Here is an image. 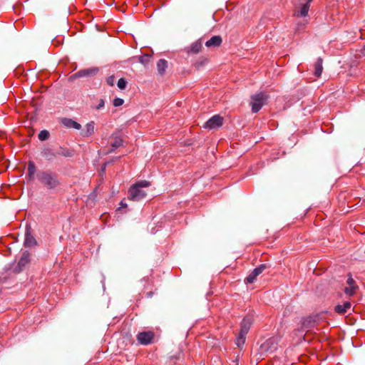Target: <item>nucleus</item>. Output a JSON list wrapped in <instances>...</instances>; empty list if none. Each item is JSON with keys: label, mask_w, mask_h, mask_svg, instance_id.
<instances>
[{"label": "nucleus", "mask_w": 365, "mask_h": 365, "mask_svg": "<svg viewBox=\"0 0 365 365\" xmlns=\"http://www.w3.org/2000/svg\"><path fill=\"white\" fill-rule=\"evenodd\" d=\"M207 61V58H203L201 61H197L194 63V66L196 68H199L200 67L202 66Z\"/></svg>", "instance_id": "nucleus-30"}, {"label": "nucleus", "mask_w": 365, "mask_h": 365, "mask_svg": "<svg viewBox=\"0 0 365 365\" xmlns=\"http://www.w3.org/2000/svg\"><path fill=\"white\" fill-rule=\"evenodd\" d=\"M49 133L48 130H41L39 133H38V139L41 141H44V140H46L48 138H49Z\"/></svg>", "instance_id": "nucleus-24"}, {"label": "nucleus", "mask_w": 365, "mask_h": 365, "mask_svg": "<svg viewBox=\"0 0 365 365\" xmlns=\"http://www.w3.org/2000/svg\"><path fill=\"white\" fill-rule=\"evenodd\" d=\"M150 58V56H149V55H143V56H141L139 57L138 61L141 63L146 65L149 63Z\"/></svg>", "instance_id": "nucleus-27"}, {"label": "nucleus", "mask_w": 365, "mask_h": 365, "mask_svg": "<svg viewBox=\"0 0 365 365\" xmlns=\"http://www.w3.org/2000/svg\"><path fill=\"white\" fill-rule=\"evenodd\" d=\"M106 163L103 164V166H102V171L104 172V170H106Z\"/></svg>", "instance_id": "nucleus-36"}, {"label": "nucleus", "mask_w": 365, "mask_h": 365, "mask_svg": "<svg viewBox=\"0 0 365 365\" xmlns=\"http://www.w3.org/2000/svg\"><path fill=\"white\" fill-rule=\"evenodd\" d=\"M168 67V62L165 59H160L157 63L158 71L160 75H163Z\"/></svg>", "instance_id": "nucleus-20"}, {"label": "nucleus", "mask_w": 365, "mask_h": 365, "mask_svg": "<svg viewBox=\"0 0 365 365\" xmlns=\"http://www.w3.org/2000/svg\"><path fill=\"white\" fill-rule=\"evenodd\" d=\"M30 253L28 251L23 252L17 265L14 268V272L16 273L21 272L25 267L30 262Z\"/></svg>", "instance_id": "nucleus-7"}, {"label": "nucleus", "mask_w": 365, "mask_h": 365, "mask_svg": "<svg viewBox=\"0 0 365 365\" xmlns=\"http://www.w3.org/2000/svg\"><path fill=\"white\" fill-rule=\"evenodd\" d=\"M253 322V317L252 315H247L245 317L240 324V332L247 334Z\"/></svg>", "instance_id": "nucleus-10"}, {"label": "nucleus", "mask_w": 365, "mask_h": 365, "mask_svg": "<svg viewBox=\"0 0 365 365\" xmlns=\"http://www.w3.org/2000/svg\"><path fill=\"white\" fill-rule=\"evenodd\" d=\"M351 307V304L349 302H346L343 304H338L334 307V310L339 314H344L346 313Z\"/></svg>", "instance_id": "nucleus-16"}, {"label": "nucleus", "mask_w": 365, "mask_h": 365, "mask_svg": "<svg viewBox=\"0 0 365 365\" xmlns=\"http://www.w3.org/2000/svg\"><path fill=\"white\" fill-rule=\"evenodd\" d=\"M224 119L220 115H215L206 121L203 125L204 128L215 129L223 124Z\"/></svg>", "instance_id": "nucleus-6"}, {"label": "nucleus", "mask_w": 365, "mask_h": 365, "mask_svg": "<svg viewBox=\"0 0 365 365\" xmlns=\"http://www.w3.org/2000/svg\"><path fill=\"white\" fill-rule=\"evenodd\" d=\"M123 103H124L123 99L120 98H115L113 100V106L115 107L120 106H122L123 104Z\"/></svg>", "instance_id": "nucleus-29"}, {"label": "nucleus", "mask_w": 365, "mask_h": 365, "mask_svg": "<svg viewBox=\"0 0 365 365\" xmlns=\"http://www.w3.org/2000/svg\"><path fill=\"white\" fill-rule=\"evenodd\" d=\"M356 287L349 286L344 289V292L349 296H352L355 293Z\"/></svg>", "instance_id": "nucleus-28"}, {"label": "nucleus", "mask_w": 365, "mask_h": 365, "mask_svg": "<svg viewBox=\"0 0 365 365\" xmlns=\"http://www.w3.org/2000/svg\"><path fill=\"white\" fill-rule=\"evenodd\" d=\"M314 322H312L310 317L305 319L302 322V325L304 328H311L314 326Z\"/></svg>", "instance_id": "nucleus-25"}, {"label": "nucleus", "mask_w": 365, "mask_h": 365, "mask_svg": "<svg viewBox=\"0 0 365 365\" xmlns=\"http://www.w3.org/2000/svg\"><path fill=\"white\" fill-rule=\"evenodd\" d=\"M98 69L97 68H92L88 69L81 70L71 76V78L76 79L86 76H93L97 74Z\"/></svg>", "instance_id": "nucleus-9"}, {"label": "nucleus", "mask_w": 365, "mask_h": 365, "mask_svg": "<svg viewBox=\"0 0 365 365\" xmlns=\"http://www.w3.org/2000/svg\"><path fill=\"white\" fill-rule=\"evenodd\" d=\"M95 132V123L93 121L88 123L84 129L81 131V134L83 137H89L92 135Z\"/></svg>", "instance_id": "nucleus-13"}, {"label": "nucleus", "mask_w": 365, "mask_h": 365, "mask_svg": "<svg viewBox=\"0 0 365 365\" xmlns=\"http://www.w3.org/2000/svg\"><path fill=\"white\" fill-rule=\"evenodd\" d=\"M111 138L113 139V141L110 143L111 149L108 153H111L116 148L123 145V139L119 135L113 134Z\"/></svg>", "instance_id": "nucleus-14"}, {"label": "nucleus", "mask_w": 365, "mask_h": 365, "mask_svg": "<svg viewBox=\"0 0 365 365\" xmlns=\"http://www.w3.org/2000/svg\"><path fill=\"white\" fill-rule=\"evenodd\" d=\"M103 107H104V101L103 99H101L98 105L96 106V109L99 110Z\"/></svg>", "instance_id": "nucleus-33"}, {"label": "nucleus", "mask_w": 365, "mask_h": 365, "mask_svg": "<svg viewBox=\"0 0 365 365\" xmlns=\"http://www.w3.org/2000/svg\"><path fill=\"white\" fill-rule=\"evenodd\" d=\"M56 153L57 155H62L64 157H72L73 155V152L72 150L62 148H61L60 150Z\"/></svg>", "instance_id": "nucleus-23"}, {"label": "nucleus", "mask_w": 365, "mask_h": 365, "mask_svg": "<svg viewBox=\"0 0 365 365\" xmlns=\"http://www.w3.org/2000/svg\"><path fill=\"white\" fill-rule=\"evenodd\" d=\"M27 175L29 180L36 178L42 187L47 190H56L61 185V179L56 173L51 170L36 171V167L33 161L28 163Z\"/></svg>", "instance_id": "nucleus-1"}, {"label": "nucleus", "mask_w": 365, "mask_h": 365, "mask_svg": "<svg viewBox=\"0 0 365 365\" xmlns=\"http://www.w3.org/2000/svg\"><path fill=\"white\" fill-rule=\"evenodd\" d=\"M346 282L349 286H354V280L351 276L347 279Z\"/></svg>", "instance_id": "nucleus-32"}, {"label": "nucleus", "mask_w": 365, "mask_h": 365, "mask_svg": "<svg viewBox=\"0 0 365 365\" xmlns=\"http://www.w3.org/2000/svg\"><path fill=\"white\" fill-rule=\"evenodd\" d=\"M117 86L120 90H124L127 86L126 80L124 78H120L117 83Z\"/></svg>", "instance_id": "nucleus-26"}, {"label": "nucleus", "mask_w": 365, "mask_h": 365, "mask_svg": "<svg viewBox=\"0 0 365 365\" xmlns=\"http://www.w3.org/2000/svg\"><path fill=\"white\" fill-rule=\"evenodd\" d=\"M106 83L108 85L113 86L115 83V76L113 75L108 76L106 78Z\"/></svg>", "instance_id": "nucleus-31"}, {"label": "nucleus", "mask_w": 365, "mask_h": 365, "mask_svg": "<svg viewBox=\"0 0 365 365\" xmlns=\"http://www.w3.org/2000/svg\"><path fill=\"white\" fill-rule=\"evenodd\" d=\"M269 96L264 92H259L251 96L250 106L253 113H257L266 103Z\"/></svg>", "instance_id": "nucleus-3"}, {"label": "nucleus", "mask_w": 365, "mask_h": 365, "mask_svg": "<svg viewBox=\"0 0 365 365\" xmlns=\"http://www.w3.org/2000/svg\"><path fill=\"white\" fill-rule=\"evenodd\" d=\"M269 266H267L266 264H262L255 268L252 272L245 279V284H252L253 283L257 277L261 273H262L266 269H267Z\"/></svg>", "instance_id": "nucleus-4"}, {"label": "nucleus", "mask_w": 365, "mask_h": 365, "mask_svg": "<svg viewBox=\"0 0 365 365\" xmlns=\"http://www.w3.org/2000/svg\"><path fill=\"white\" fill-rule=\"evenodd\" d=\"M322 62L323 59L319 57L314 63V76L317 77H319L322 75L323 71Z\"/></svg>", "instance_id": "nucleus-18"}, {"label": "nucleus", "mask_w": 365, "mask_h": 365, "mask_svg": "<svg viewBox=\"0 0 365 365\" xmlns=\"http://www.w3.org/2000/svg\"><path fill=\"white\" fill-rule=\"evenodd\" d=\"M202 47V42L200 40H197L191 44L187 53H198L201 51Z\"/></svg>", "instance_id": "nucleus-19"}, {"label": "nucleus", "mask_w": 365, "mask_h": 365, "mask_svg": "<svg viewBox=\"0 0 365 365\" xmlns=\"http://www.w3.org/2000/svg\"><path fill=\"white\" fill-rule=\"evenodd\" d=\"M154 333L151 331L139 332L137 336V340L142 345H148L153 342Z\"/></svg>", "instance_id": "nucleus-8"}, {"label": "nucleus", "mask_w": 365, "mask_h": 365, "mask_svg": "<svg viewBox=\"0 0 365 365\" xmlns=\"http://www.w3.org/2000/svg\"><path fill=\"white\" fill-rule=\"evenodd\" d=\"M149 185L150 182L147 180H140L133 185L128 190V200L139 201L143 199L146 196V192L143 188Z\"/></svg>", "instance_id": "nucleus-2"}, {"label": "nucleus", "mask_w": 365, "mask_h": 365, "mask_svg": "<svg viewBox=\"0 0 365 365\" xmlns=\"http://www.w3.org/2000/svg\"><path fill=\"white\" fill-rule=\"evenodd\" d=\"M222 42V39L220 36H214L210 40L205 42V46L210 47H219Z\"/></svg>", "instance_id": "nucleus-15"}, {"label": "nucleus", "mask_w": 365, "mask_h": 365, "mask_svg": "<svg viewBox=\"0 0 365 365\" xmlns=\"http://www.w3.org/2000/svg\"><path fill=\"white\" fill-rule=\"evenodd\" d=\"M61 123L66 128H74L76 130H80L81 128V125L78 122L71 119L64 118L61 119Z\"/></svg>", "instance_id": "nucleus-11"}, {"label": "nucleus", "mask_w": 365, "mask_h": 365, "mask_svg": "<svg viewBox=\"0 0 365 365\" xmlns=\"http://www.w3.org/2000/svg\"><path fill=\"white\" fill-rule=\"evenodd\" d=\"M305 2L300 3L299 6H297L294 16L297 17H305L307 16L309 8H310V4L313 0H304Z\"/></svg>", "instance_id": "nucleus-5"}, {"label": "nucleus", "mask_w": 365, "mask_h": 365, "mask_svg": "<svg viewBox=\"0 0 365 365\" xmlns=\"http://www.w3.org/2000/svg\"><path fill=\"white\" fill-rule=\"evenodd\" d=\"M36 244V240L34 237L29 233L26 234L24 245L26 246L31 247Z\"/></svg>", "instance_id": "nucleus-21"}, {"label": "nucleus", "mask_w": 365, "mask_h": 365, "mask_svg": "<svg viewBox=\"0 0 365 365\" xmlns=\"http://www.w3.org/2000/svg\"><path fill=\"white\" fill-rule=\"evenodd\" d=\"M153 293L152 292H147V293H146V296H147L148 297H151L153 296Z\"/></svg>", "instance_id": "nucleus-35"}, {"label": "nucleus", "mask_w": 365, "mask_h": 365, "mask_svg": "<svg viewBox=\"0 0 365 365\" xmlns=\"http://www.w3.org/2000/svg\"><path fill=\"white\" fill-rule=\"evenodd\" d=\"M277 348V344L274 339H269L261 345V349L264 351H272Z\"/></svg>", "instance_id": "nucleus-12"}, {"label": "nucleus", "mask_w": 365, "mask_h": 365, "mask_svg": "<svg viewBox=\"0 0 365 365\" xmlns=\"http://www.w3.org/2000/svg\"><path fill=\"white\" fill-rule=\"evenodd\" d=\"M41 154L47 160H52L57 157V153L50 148L43 149Z\"/></svg>", "instance_id": "nucleus-17"}, {"label": "nucleus", "mask_w": 365, "mask_h": 365, "mask_svg": "<svg viewBox=\"0 0 365 365\" xmlns=\"http://www.w3.org/2000/svg\"><path fill=\"white\" fill-rule=\"evenodd\" d=\"M246 335L247 334H242V333L240 332L237 337L236 338L235 344L239 348L242 346L244 345V344L245 343Z\"/></svg>", "instance_id": "nucleus-22"}, {"label": "nucleus", "mask_w": 365, "mask_h": 365, "mask_svg": "<svg viewBox=\"0 0 365 365\" xmlns=\"http://www.w3.org/2000/svg\"><path fill=\"white\" fill-rule=\"evenodd\" d=\"M126 207H127V204L125 202H124L123 200H122L120 203V207L118 208V210H120V209L126 208Z\"/></svg>", "instance_id": "nucleus-34"}]
</instances>
